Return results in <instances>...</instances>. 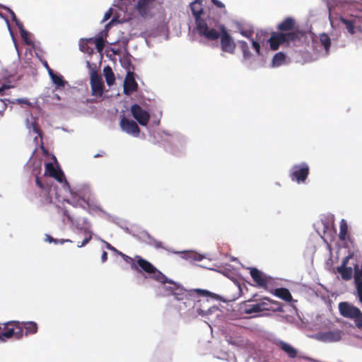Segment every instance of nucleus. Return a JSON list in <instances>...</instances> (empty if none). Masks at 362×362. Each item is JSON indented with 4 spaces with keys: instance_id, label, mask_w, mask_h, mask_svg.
<instances>
[{
    "instance_id": "6ab92c4d",
    "label": "nucleus",
    "mask_w": 362,
    "mask_h": 362,
    "mask_svg": "<svg viewBox=\"0 0 362 362\" xmlns=\"http://www.w3.org/2000/svg\"><path fill=\"white\" fill-rule=\"evenodd\" d=\"M342 332L339 329L322 332L319 334V339L324 342L338 341L341 339Z\"/></svg>"
},
{
    "instance_id": "6e6552de",
    "label": "nucleus",
    "mask_w": 362,
    "mask_h": 362,
    "mask_svg": "<svg viewBox=\"0 0 362 362\" xmlns=\"http://www.w3.org/2000/svg\"><path fill=\"white\" fill-rule=\"evenodd\" d=\"M220 46L223 52L234 54L236 44L226 28L220 33Z\"/></svg>"
},
{
    "instance_id": "393cba45",
    "label": "nucleus",
    "mask_w": 362,
    "mask_h": 362,
    "mask_svg": "<svg viewBox=\"0 0 362 362\" xmlns=\"http://www.w3.org/2000/svg\"><path fill=\"white\" fill-rule=\"evenodd\" d=\"M271 293L286 302H291L293 299L290 291L286 288L272 289V292Z\"/></svg>"
},
{
    "instance_id": "bf43d9fd",
    "label": "nucleus",
    "mask_w": 362,
    "mask_h": 362,
    "mask_svg": "<svg viewBox=\"0 0 362 362\" xmlns=\"http://www.w3.org/2000/svg\"><path fill=\"white\" fill-rule=\"evenodd\" d=\"M161 245V243H159L158 245H157V247H160Z\"/></svg>"
},
{
    "instance_id": "4468645a",
    "label": "nucleus",
    "mask_w": 362,
    "mask_h": 362,
    "mask_svg": "<svg viewBox=\"0 0 362 362\" xmlns=\"http://www.w3.org/2000/svg\"><path fill=\"white\" fill-rule=\"evenodd\" d=\"M156 0H138L136 6V11L143 18L151 17V10L153 7V3Z\"/></svg>"
},
{
    "instance_id": "864d4df0",
    "label": "nucleus",
    "mask_w": 362,
    "mask_h": 362,
    "mask_svg": "<svg viewBox=\"0 0 362 362\" xmlns=\"http://www.w3.org/2000/svg\"><path fill=\"white\" fill-rule=\"evenodd\" d=\"M54 238L49 235H46L45 240L52 243L54 241Z\"/></svg>"
},
{
    "instance_id": "aec40b11",
    "label": "nucleus",
    "mask_w": 362,
    "mask_h": 362,
    "mask_svg": "<svg viewBox=\"0 0 362 362\" xmlns=\"http://www.w3.org/2000/svg\"><path fill=\"white\" fill-rule=\"evenodd\" d=\"M138 88V84L135 81L133 74L128 73L124 82V93L129 95L134 92L136 91Z\"/></svg>"
},
{
    "instance_id": "1a4fd4ad",
    "label": "nucleus",
    "mask_w": 362,
    "mask_h": 362,
    "mask_svg": "<svg viewBox=\"0 0 362 362\" xmlns=\"http://www.w3.org/2000/svg\"><path fill=\"white\" fill-rule=\"evenodd\" d=\"M90 88L92 95L101 97L104 92V84L101 76L95 71L90 74Z\"/></svg>"
},
{
    "instance_id": "cd10ccee",
    "label": "nucleus",
    "mask_w": 362,
    "mask_h": 362,
    "mask_svg": "<svg viewBox=\"0 0 362 362\" xmlns=\"http://www.w3.org/2000/svg\"><path fill=\"white\" fill-rule=\"evenodd\" d=\"M103 73L107 84L110 86L114 84L115 81V78L111 67L109 66H105L103 69Z\"/></svg>"
},
{
    "instance_id": "37998d69",
    "label": "nucleus",
    "mask_w": 362,
    "mask_h": 362,
    "mask_svg": "<svg viewBox=\"0 0 362 362\" xmlns=\"http://www.w3.org/2000/svg\"><path fill=\"white\" fill-rule=\"evenodd\" d=\"M92 236L91 235H89L88 237L85 238L84 240L81 243H78L77 246L78 247H81L85 246L86 244L89 243V241L91 240Z\"/></svg>"
},
{
    "instance_id": "b1692460",
    "label": "nucleus",
    "mask_w": 362,
    "mask_h": 362,
    "mask_svg": "<svg viewBox=\"0 0 362 362\" xmlns=\"http://www.w3.org/2000/svg\"><path fill=\"white\" fill-rule=\"evenodd\" d=\"M21 324L22 331L24 332V335L28 336L30 334H35L37 332L38 325L35 322H21Z\"/></svg>"
},
{
    "instance_id": "39448f33",
    "label": "nucleus",
    "mask_w": 362,
    "mask_h": 362,
    "mask_svg": "<svg viewBox=\"0 0 362 362\" xmlns=\"http://www.w3.org/2000/svg\"><path fill=\"white\" fill-rule=\"evenodd\" d=\"M262 311H282V308L278 301L273 300L268 297H264L259 302L248 305L245 310L246 314H252Z\"/></svg>"
},
{
    "instance_id": "f704fd0d",
    "label": "nucleus",
    "mask_w": 362,
    "mask_h": 362,
    "mask_svg": "<svg viewBox=\"0 0 362 362\" xmlns=\"http://www.w3.org/2000/svg\"><path fill=\"white\" fill-rule=\"evenodd\" d=\"M348 233V226L344 219L340 221L339 238L341 240H345Z\"/></svg>"
},
{
    "instance_id": "6e6d98bb",
    "label": "nucleus",
    "mask_w": 362,
    "mask_h": 362,
    "mask_svg": "<svg viewBox=\"0 0 362 362\" xmlns=\"http://www.w3.org/2000/svg\"><path fill=\"white\" fill-rule=\"evenodd\" d=\"M240 33H241V35H243V36H245V37H249V35H247V32H246V31H245V30H242V31L240 32Z\"/></svg>"
},
{
    "instance_id": "e433bc0d",
    "label": "nucleus",
    "mask_w": 362,
    "mask_h": 362,
    "mask_svg": "<svg viewBox=\"0 0 362 362\" xmlns=\"http://www.w3.org/2000/svg\"><path fill=\"white\" fill-rule=\"evenodd\" d=\"M88 43H90V42L88 41V39L81 40L79 46L81 52L88 54L93 52V49L88 46Z\"/></svg>"
},
{
    "instance_id": "a19ab883",
    "label": "nucleus",
    "mask_w": 362,
    "mask_h": 362,
    "mask_svg": "<svg viewBox=\"0 0 362 362\" xmlns=\"http://www.w3.org/2000/svg\"><path fill=\"white\" fill-rule=\"evenodd\" d=\"M252 47L255 50L256 53L259 55L260 54V45L259 42L255 41L252 38H251Z\"/></svg>"
},
{
    "instance_id": "473e14b6",
    "label": "nucleus",
    "mask_w": 362,
    "mask_h": 362,
    "mask_svg": "<svg viewBox=\"0 0 362 362\" xmlns=\"http://www.w3.org/2000/svg\"><path fill=\"white\" fill-rule=\"evenodd\" d=\"M320 42L321 45L325 47L326 52L328 53L331 46V40L329 35L326 33L320 34Z\"/></svg>"
},
{
    "instance_id": "49530a36",
    "label": "nucleus",
    "mask_w": 362,
    "mask_h": 362,
    "mask_svg": "<svg viewBox=\"0 0 362 362\" xmlns=\"http://www.w3.org/2000/svg\"><path fill=\"white\" fill-rule=\"evenodd\" d=\"M35 183L37 186L41 189L43 190L45 189V185L40 180V177L38 176H36L35 177Z\"/></svg>"
},
{
    "instance_id": "4d7b16f0",
    "label": "nucleus",
    "mask_w": 362,
    "mask_h": 362,
    "mask_svg": "<svg viewBox=\"0 0 362 362\" xmlns=\"http://www.w3.org/2000/svg\"><path fill=\"white\" fill-rule=\"evenodd\" d=\"M199 308L206 310V313L205 315H206L208 313V310L209 309H206V307H204V305H201V303L199 304Z\"/></svg>"
},
{
    "instance_id": "8fccbe9b",
    "label": "nucleus",
    "mask_w": 362,
    "mask_h": 362,
    "mask_svg": "<svg viewBox=\"0 0 362 362\" xmlns=\"http://www.w3.org/2000/svg\"><path fill=\"white\" fill-rule=\"evenodd\" d=\"M106 247L109 250H111V251H113L114 252H115L117 255H118V252H121L120 251H119L118 250H117L115 247H113L112 245H110V243H106Z\"/></svg>"
},
{
    "instance_id": "5701e85b",
    "label": "nucleus",
    "mask_w": 362,
    "mask_h": 362,
    "mask_svg": "<svg viewBox=\"0 0 362 362\" xmlns=\"http://www.w3.org/2000/svg\"><path fill=\"white\" fill-rule=\"evenodd\" d=\"M295 20L291 17H287L278 25L277 29L281 32L288 33L295 30Z\"/></svg>"
},
{
    "instance_id": "c03bdc74",
    "label": "nucleus",
    "mask_w": 362,
    "mask_h": 362,
    "mask_svg": "<svg viewBox=\"0 0 362 362\" xmlns=\"http://www.w3.org/2000/svg\"><path fill=\"white\" fill-rule=\"evenodd\" d=\"M355 325L358 328H362V313L358 315V317L355 320Z\"/></svg>"
},
{
    "instance_id": "bb28decb",
    "label": "nucleus",
    "mask_w": 362,
    "mask_h": 362,
    "mask_svg": "<svg viewBox=\"0 0 362 362\" xmlns=\"http://www.w3.org/2000/svg\"><path fill=\"white\" fill-rule=\"evenodd\" d=\"M172 296H174L177 300H183V298L190 296L187 290L184 288L182 286L177 284L174 290Z\"/></svg>"
},
{
    "instance_id": "7c9ffc66",
    "label": "nucleus",
    "mask_w": 362,
    "mask_h": 362,
    "mask_svg": "<svg viewBox=\"0 0 362 362\" xmlns=\"http://www.w3.org/2000/svg\"><path fill=\"white\" fill-rule=\"evenodd\" d=\"M164 284L163 289L168 293V295H172L174 292L175 286L177 284L167 277V279L164 282H160Z\"/></svg>"
},
{
    "instance_id": "423d86ee",
    "label": "nucleus",
    "mask_w": 362,
    "mask_h": 362,
    "mask_svg": "<svg viewBox=\"0 0 362 362\" xmlns=\"http://www.w3.org/2000/svg\"><path fill=\"white\" fill-rule=\"evenodd\" d=\"M248 269L250 270V274L253 281L257 287L272 292V288L274 286L273 278L267 276L255 267H250Z\"/></svg>"
},
{
    "instance_id": "a878e982",
    "label": "nucleus",
    "mask_w": 362,
    "mask_h": 362,
    "mask_svg": "<svg viewBox=\"0 0 362 362\" xmlns=\"http://www.w3.org/2000/svg\"><path fill=\"white\" fill-rule=\"evenodd\" d=\"M279 346L288 356V357L294 358L297 356V350L289 344L281 341L279 343Z\"/></svg>"
},
{
    "instance_id": "f03ea898",
    "label": "nucleus",
    "mask_w": 362,
    "mask_h": 362,
    "mask_svg": "<svg viewBox=\"0 0 362 362\" xmlns=\"http://www.w3.org/2000/svg\"><path fill=\"white\" fill-rule=\"evenodd\" d=\"M24 336L22 331V324L20 321L11 320L0 324V341L8 339L20 340Z\"/></svg>"
},
{
    "instance_id": "72a5a7b5",
    "label": "nucleus",
    "mask_w": 362,
    "mask_h": 362,
    "mask_svg": "<svg viewBox=\"0 0 362 362\" xmlns=\"http://www.w3.org/2000/svg\"><path fill=\"white\" fill-rule=\"evenodd\" d=\"M88 41H89L90 44H94L98 52H101L105 47V42L101 37L97 38L90 37L88 39Z\"/></svg>"
},
{
    "instance_id": "f257e3e1",
    "label": "nucleus",
    "mask_w": 362,
    "mask_h": 362,
    "mask_svg": "<svg viewBox=\"0 0 362 362\" xmlns=\"http://www.w3.org/2000/svg\"><path fill=\"white\" fill-rule=\"evenodd\" d=\"M213 13L214 9L209 8L207 16L195 22L198 35L209 41L218 40L221 32L225 28V26L220 23L218 18L211 16Z\"/></svg>"
},
{
    "instance_id": "de8ad7c7",
    "label": "nucleus",
    "mask_w": 362,
    "mask_h": 362,
    "mask_svg": "<svg viewBox=\"0 0 362 362\" xmlns=\"http://www.w3.org/2000/svg\"><path fill=\"white\" fill-rule=\"evenodd\" d=\"M14 88V86L13 85H11L9 83H4L1 87H0V93L4 91V90H7V89H10V88Z\"/></svg>"
},
{
    "instance_id": "3c124183",
    "label": "nucleus",
    "mask_w": 362,
    "mask_h": 362,
    "mask_svg": "<svg viewBox=\"0 0 362 362\" xmlns=\"http://www.w3.org/2000/svg\"><path fill=\"white\" fill-rule=\"evenodd\" d=\"M66 242L71 243L72 241L71 240H69V239L57 240V239L54 238V241L52 243H54V244H58V243L63 244V243H66Z\"/></svg>"
},
{
    "instance_id": "c756f323",
    "label": "nucleus",
    "mask_w": 362,
    "mask_h": 362,
    "mask_svg": "<svg viewBox=\"0 0 362 362\" xmlns=\"http://www.w3.org/2000/svg\"><path fill=\"white\" fill-rule=\"evenodd\" d=\"M48 71L54 83H55L58 86H64L65 82L63 79V77L61 75H57L54 74L50 68H48Z\"/></svg>"
},
{
    "instance_id": "ea45409f",
    "label": "nucleus",
    "mask_w": 362,
    "mask_h": 362,
    "mask_svg": "<svg viewBox=\"0 0 362 362\" xmlns=\"http://www.w3.org/2000/svg\"><path fill=\"white\" fill-rule=\"evenodd\" d=\"M214 6L217 8L223 9V12L226 13L225 5L218 0H211Z\"/></svg>"
},
{
    "instance_id": "0eeeda50",
    "label": "nucleus",
    "mask_w": 362,
    "mask_h": 362,
    "mask_svg": "<svg viewBox=\"0 0 362 362\" xmlns=\"http://www.w3.org/2000/svg\"><path fill=\"white\" fill-rule=\"evenodd\" d=\"M310 173V168L306 163L294 165L290 171V177L292 181L298 183L304 182Z\"/></svg>"
},
{
    "instance_id": "c85d7f7f",
    "label": "nucleus",
    "mask_w": 362,
    "mask_h": 362,
    "mask_svg": "<svg viewBox=\"0 0 362 362\" xmlns=\"http://www.w3.org/2000/svg\"><path fill=\"white\" fill-rule=\"evenodd\" d=\"M286 61V55L284 53L279 52L274 54L272 61L273 67H278L284 64Z\"/></svg>"
},
{
    "instance_id": "c9c22d12",
    "label": "nucleus",
    "mask_w": 362,
    "mask_h": 362,
    "mask_svg": "<svg viewBox=\"0 0 362 362\" xmlns=\"http://www.w3.org/2000/svg\"><path fill=\"white\" fill-rule=\"evenodd\" d=\"M118 255H119L124 260L125 262L130 265L132 269H137V268L136 267V256L134 257V258H132L124 254L123 252H118Z\"/></svg>"
},
{
    "instance_id": "dca6fc26",
    "label": "nucleus",
    "mask_w": 362,
    "mask_h": 362,
    "mask_svg": "<svg viewBox=\"0 0 362 362\" xmlns=\"http://www.w3.org/2000/svg\"><path fill=\"white\" fill-rule=\"evenodd\" d=\"M340 21L344 24L347 31L354 35L357 29H361V18L358 16H351L350 18H340Z\"/></svg>"
},
{
    "instance_id": "a18cd8bd",
    "label": "nucleus",
    "mask_w": 362,
    "mask_h": 362,
    "mask_svg": "<svg viewBox=\"0 0 362 362\" xmlns=\"http://www.w3.org/2000/svg\"><path fill=\"white\" fill-rule=\"evenodd\" d=\"M112 14V9L110 8L104 15L103 22H105L110 18Z\"/></svg>"
},
{
    "instance_id": "79ce46f5",
    "label": "nucleus",
    "mask_w": 362,
    "mask_h": 362,
    "mask_svg": "<svg viewBox=\"0 0 362 362\" xmlns=\"http://www.w3.org/2000/svg\"><path fill=\"white\" fill-rule=\"evenodd\" d=\"M31 127H32L33 132L37 134L40 136H42V132L40 131V129L36 122H33L31 124Z\"/></svg>"
},
{
    "instance_id": "5fc2aeb1",
    "label": "nucleus",
    "mask_w": 362,
    "mask_h": 362,
    "mask_svg": "<svg viewBox=\"0 0 362 362\" xmlns=\"http://www.w3.org/2000/svg\"><path fill=\"white\" fill-rule=\"evenodd\" d=\"M257 294H255L251 299L248 300V302H255V301H257V300L255 299V297L257 296Z\"/></svg>"
},
{
    "instance_id": "4c0bfd02",
    "label": "nucleus",
    "mask_w": 362,
    "mask_h": 362,
    "mask_svg": "<svg viewBox=\"0 0 362 362\" xmlns=\"http://www.w3.org/2000/svg\"><path fill=\"white\" fill-rule=\"evenodd\" d=\"M0 8L6 11L11 16V19L13 22H15L16 25H17V24L20 25V24H23L16 17L15 13L8 7H7L6 6H4V5H2V4H0Z\"/></svg>"
},
{
    "instance_id": "412c9836",
    "label": "nucleus",
    "mask_w": 362,
    "mask_h": 362,
    "mask_svg": "<svg viewBox=\"0 0 362 362\" xmlns=\"http://www.w3.org/2000/svg\"><path fill=\"white\" fill-rule=\"evenodd\" d=\"M190 6L192 13L195 18V22H197L198 19H202L204 16H207L206 13L203 11L202 0H195L191 3Z\"/></svg>"
},
{
    "instance_id": "f8f14e48",
    "label": "nucleus",
    "mask_w": 362,
    "mask_h": 362,
    "mask_svg": "<svg viewBox=\"0 0 362 362\" xmlns=\"http://www.w3.org/2000/svg\"><path fill=\"white\" fill-rule=\"evenodd\" d=\"M339 310L340 315L344 317L353 319L354 321L361 314L358 308L351 305L347 302H341L339 304Z\"/></svg>"
},
{
    "instance_id": "58836bf2",
    "label": "nucleus",
    "mask_w": 362,
    "mask_h": 362,
    "mask_svg": "<svg viewBox=\"0 0 362 362\" xmlns=\"http://www.w3.org/2000/svg\"><path fill=\"white\" fill-rule=\"evenodd\" d=\"M17 27L19 29V32H20V34H21V37L23 39V40L25 41V42L27 44V45H30V42L28 40V32L24 29V26H23V24H17Z\"/></svg>"
},
{
    "instance_id": "ddd939ff",
    "label": "nucleus",
    "mask_w": 362,
    "mask_h": 362,
    "mask_svg": "<svg viewBox=\"0 0 362 362\" xmlns=\"http://www.w3.org/2000/svg\"><path fill=\"white\" fill-rule=\"evenodd\" d=\"M282 34L284 35L285 44L287 46H290L291 45H296L306 37L305 32L298 29H295L288 33H282Z\"/></svg>"
},
{
    "instance_id": "7ed1b4c3",
    "label": "nucleus",
    "mask_w": 362,
    "mask_h": 362,
    "mask_svg": "<svg viewBox=\"0 0 362 362\" xmlns=\"http://www.w3.org/2000/svg\"><path fill=\"white\" fill-rule=\"evenodd\" d=\"M136 267L137 269H134V271L145 272L147 274L146 278H151L158 282H164L166 281L167 276L150 262L139 255H136Z\"/></svg>"
},
{
    "instance_id": "09e8293b",
    "label": "nucleus",
    "mask_w": 362,
    "mask_h": 362,
    "mask_svg": "<svg viewBox=\"0 0 362 362\" xmlns=\"http://www.w3.org/2000/svg\"><path fill=\"white\" fill-rule=\"evenodd\" d=\"M16 103L18 104H21V105H23V104H24V105H29L30 104V102L26 98H18V99H16Z\"/></svg>"
},
{
    "instance_id": "2f4dec72",
    "label": "nucleus",
    "mask_w": 362,
    "mask_h": 362,
    "mask_svg": "<svg viewBox=\"0 0 362 362\" xmlns=\"http://www.w3.org/2000/svg\"><path fill=\"white\" fill-rule=\"evenodd\" d=\"M238 44L240 46V48L243 52V57L245 59H250L252 57V54L250 51L249 46L247 43L244 40H240L238 41Z\"/></svg>"
},
{
    "instance_id": "a211bd4d",
    "label": "nucleus",
    "mask_w": 362,
    "mask_h": 362,
    "mask_svg": "<svg viewBox=\"0 0 362 362\" xmlns=\"http://www.w3.org/2000/svg\"><path fill=\"white\" fill-rule=\"evenodd\" d=\"M45 174L49 177L54 178L59 182H63L64 181L68 185V182L65 180L64 174L60 169H56L52 163H47L45 165Z\"/></svg>"
},
{
    "instance_id": "2eb2a0df",
    "label": "nucleus",
    "mask_w": 362,
    "mask_h": 362,
    "mask_svg": "<svg viewBox=\"0 0 362 362\" xmlns=\"http://www.w3.org/2000/svg\"><path fill=\"white\" fill-rule=\"evenodd\" d=\"M354 278L357 296L360 303H362V263L361 266L358 264H355L354 265Z\"/></svg>"
},
{
    "instance_id": "20e7f679",
    "label": "nucleus",
    "mask_w": 362,
    "mask_h": 362,
    "mask_svg": "<svg viewBox=\"0 0 362 362\" xmlns=\"http://www.w3.org/2000/svg\"><path fill=\"white\" fill-rule=\"evenodd\" d=\"M190 296H187L186 298H183L182 303L185 305V308L192 307L196 308L197 312L200 315H204L206 313V310L199 308V304L202 303V300L199 298L200 297H207L211 296L212 293L207 291L203 289H194L188 291Z\"/></svg>"
},
{
    "instance_id": "4be33fe9",
    "label": "nucleus",
    "mask_w": 362,
    "mask_h": 362,
    "mask_svg": "<svg viewBox=\"0 0 362 362\" xmlns=\"http://www.w3.org/2000/svg\"><path fill=\"white\" fill-rule=\"evenodd\" d=\"M269 42L272 50H277L281 45L285 44L284 35L282 33H274L269 39Z\"/></svg>"
},
{
    "instance_id": "13d9d810",
    "label": "nucleus",
    "mask_w": 362,
    "mask_h": 362,
    "mask_svg": "<svg viewBox=\"0 0 362 362\" xmlns=\"http://www.w3.org/2000/svg\"><path fill=\"white\" fill-rule=\"evenodd\" d=\"M209 303V300H203V304H208Z\"/></svg>"
},
{
    "instance_id": "9b49d317",
    "label": "nucleus",
    "mask_w": 362,
    "mask_h": 362,
    "mask_svg": "<svg viewBox=\"0 0 362 362\" xmlns=\"http://www.w3.org/2000/svg\"><path fill=\"white\" fill-rule=\"evenodd\" d=\"M354 254L350 253L349 255L345 257L340 266L337 267L336 270L341 274V277L344 281H349L352 279L354 273L353 272V268L348 267L349 261L353 258Z\"/></svg>"
},
{
    "instance_id": "603ef678",
    "label": "nucleus",
    "mask_w": 362,
    "mask_h": 362,
    "mask_svg": "<svg viewBox=\"0 0 362 362\" xmlns=\"http://www.w3.org/2000/svg\"><path fill=\"white\" fill-rule=\"evenodd\" d=\"M101 259H102L103 262H105L107 259V252L103 251V252L102 254V256H101Z\"/></svg>"
},
{
    "instance_id": "f3484780",
    "label": "nucleus",
    "mask_w": 362,
    "mask_h": 362,
    "mask_svg": "<svg viewBox=\"0 0 362 362\" xmlns=\"http://www.w3.org/2000/svg\"><path fill=\"white\" fill-rule=\"evenodd\" d=\"M120 127L123 131L134 136H138L140 129L136 122L126 117H122L120 121Z\"/></svg>"
},
{
    "instance_id": "9d476101",
    "label": "nucleus",
    "mask_w": 362,
    "mask_h": 362,
    "mask_svg": "<svg viewBox=\"0 0 362 362\" xmlns=\"http://www.w3.org/2000/svg\"><path fill=\"white\" fill-rule=\"evenodd\" d=\"M133 117L141 126H146L150 119V114L144 110L139 105L134 104L130 108Z\"/></svg>"
}]
</instances>
